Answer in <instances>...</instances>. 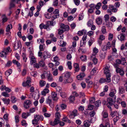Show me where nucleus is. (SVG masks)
Here are the masks:
<instances>
[{"label": "nucleus", "instance_id": "59", "mask_svg": "<svg viewBox=\"0 0 127 127\" xmlns=\"http://www.w3.org/2000/svg\"><path fill=\"white\" fill-rule=\"evenodd\" d=\"M29 116L28 113H23L22 114V117L24 119L26 118Z\"/></svg>", "mask_w": 127, "mask_h": 127}, {"label": "nucleus", "instance_id": "49", "mask_svg": "<svg viewBox=\"0 0 127 127\" xmlns=\"http://www.w3.org/2000/svg\"><path fill=\"white\" fill-rule=\"evenodd\" d=\"M95 101V98L94 97H91L90 99V102L91 103H94Z\"/></svg>", "mask_w": 127, "mask_h": 127}, {"label": "nucleus", "instance_id": "18", "mask_svg": "<svg viewBox=\"0 0 127 127\" xmlns=\"http://www.w3.org/2000/svg\"><path fill=\"white\" fill-rule=\"evenodd\" d=\"M85 74L83 73H81L79 74L78 75L77 77V79L79 80H82L83 77L85 76Z\"/></svg>", "mask_w": 127, "mask_h": 127}, {"label": "nucleus", "instance_id": "36", "mask_svg": "<svg viewBox=\"0 0 127 127\" xmlns=\"http://www.w3.org/2000/svg\"><path fill=\"white\" fill-rule=\"evenodd\" d=\"M64 77L66 78L69 79L70 75V72H66L64 73Z\"/></svg>", "mask_w": 127, "mask_h": 127}, {"label": "nucleus", "instance_id": "25", "mask_svg": "<svg viewBox=\"0 0 127 127\" xmlns=\"http://www.w3.org/2000/svg\"><path fill=\"white\" fill-rule=\"evenodd\" d=\"M87 33V31L85 30H83L82 31H79L78 32V34L79 36H81L83 34Z\"/></svg>", "mask_w": 127, "mask_h": 127}, {"label": "nucleus", "instance_id": "6", "mask_svg": "<svg viewBox=\"0 0 127 127\" xmlns=\"http://www.w3.org/2000/svg\"><path fill=\"white\" fill-rule=\"evenodd\" d=\"M111 46V44L109 42H107L106 45L102 46V50L103 51H106L107 49H110Z\"/></svg>", "mask_w": 127, "mask_h": 127}, {"label": "nucleus", "instance_id": "32", "mask_svg": "<svg viewBox=\"0 0 127 127\" xmlns=\"http://www.w3.org/2000/svg\"><path fill=\"white\" fill-rule=\"evenodd\" d=\"M97 68H94L91 72V74L92 75H94L96 73Z\"/></svg>", "mask_w": 127, "mask_h": 127}, {"label": "nucleus", "instance_id": "42", "mask_svg": "<svg viewBox=\"0 0 127 127\" xmlns=\"http://www.w3.org/2000/svg\"><path fill=\"white\" fill-rule=\"evenodd\" d=\"M64 80L63 83L64 84H67L68 83H71V82L69 81V79L67 78H64Z\"/></svg>", "mask_w": 127, "mask_h": 127}, {"label": "nucleus", "instance_id": "29", "mask_svg": "<svg viewBox=\"0 0 127 127\" xmlns=\"http://www.w3.org/2000/svg\"><path fill=\"white\" fill-rule=\"evenodd\" d=\"M119 93L123 94L125 92V89L121 87H120L119 88Z\"/></svg>", "mask_w": 127, "mask_h": 127}, {"label": "nucleus", "instance_id": "51", "mask_svg": "<svg viewBox=\"0 0 127 127\" xmlns=\"http://www.w3.org/2000/svg\"><path fill=\"white\" fill-rule=\"evenodd\" d=\"M58 0H54L53 2V5L55 6H57L58 5Z\"/></svg>", "mask_w": 127, "mask_h": 127}, {"label": "nucleus", "instance_id": "27", "mask_svg": "<svg viewBox=\"0 0 127 127\" xmlns=\"http://www.w3.org/2000/svg\"><path fill=\"white\" fill-rule=\"evenodd\" d=\"M107 81L108 80L107 79V77H106V78L105 79L103 78H101L100 79L99 82L100 83H102L105 82H109L111 81H110L109 82H108Z\"/></svg>", "mask_w": 127, "mask_h": 127}, {"label": "nucleus", "instance_id": "20", "mask_svg": "<svg viewBox=\"0 0 127 127\" xmlns=\"http://www.w3.org/2000/svg\"><path fill=\"white\" fill-rule=\"evenodd\" d=\"M91 78V76H89L88 77V80L90 79ZM93 83L92 81H90L88 82V88L92 87L93 85Z\"/></svg>", "mask_w": 127, "mask_h": 127}, {"label": "nucleus", "instance_id": "4", "mask_svg": "<svg viewBox=\"0 0 127 127\" xmlns=\"http://www.w3.org/2000/svg\"><path fill=\"white\" fill-rule=\"evenodd\" d=\"M116 90L115 89H112L111 90L109 94V96L113 99L114 100L115 102L116 101Z\"/></svg>", "mask_w": 127, "mask_h": 127}, {"label": "nucleus", "instance_id": "33", "mask_svg": "<svg viewBox=\"0 0 127 127\" xmlns=\"http://www.w3.org/2000/svg\"><path fill=\"white\" fill-rule=\"evenodd\" d=\"M12 71L11 69H9L5 72V74L6 76H8L12 73Z\"/></svg>", "mask_w": 127, "mask_h": 127}, {"label": "nucleus", "instance_id": "2", "mask_svg": "<svg viewBox=\"0 0 127 127\" xmlns=\"http://www.w3.org/2000/svg\"><path fill=\"white\" fill-rule=\"evenodd\" d=\"M11 50L10 48L8 47L7 48L4 49L0 53V56L1 57H5L6 58L8 53L10 52Z\"/></svg>", "mask_w": 127, "mask_h": 127}, {"label": "nucleus", "instance_id": "39", "mask_svg": "<svg viewBox=\"0 0 127 127\" xmlns=\"http://www.w3.org/2000/svg\"><path fill=\"white\" fill-rule=\"evenodd\" d=\"M32 124L34 126L38 125V121L34 118V119L32 121Z\"/></svg>", "mask_w": 127, "mask_h": 127}, {"label": "nucleus", "instance_id": "26", "mask_svg": "<svg viewBox=\"0 0 127 127\" xmlns=\"http://www.w3.org/2000/svg\"><path fill=\"white\" fill-rule=\"evenodd\" d=\"M49 92V90L47 89H45L41 92L42 94L44 95H45L46 94L48 93Z\"/></svg>", "mask_w": 127, "mask_h": 127}, {"label": "nucleus", "instance_id": "43", "mask_svg": "<svg viewBox=\"0 0 127 127\" xmlns=\"http://www.w3.org/2000/svg\"><path fill=\"white\" fill-rule=\"evenodd\" d=\"M13 63L15 64L16 65L17 67H19L20 65V63L17 61L15 60H13L12 61Z\"/></svg>", "mask_w": 127, "mask_h": 127}, {"label": "nucleus", "instance_id": "38", "mask_svg": "<svg viewBox=\"0 0 127 127\" xmlns=\"http://www.w3.org/2000/svg\"><path fill=\"white\" fill-rule=\"evenodd\" d=\"M12 28V26L11 24L8 25L6 28V31H10V30Z\"/></svg>", "mask_w": 127, "mask_h": 127}, {"label": "nucleus", "instance_id": "10", "mask_svg": "<svg viewBox=\"0 0 127 127\" xmlns=\"http://www.w3.org/2000/svg\"><path fill=\"white\" fill-rule=\"evenodd\" d=\"M13 46L14 49L16 50L21 46V43L20 42H18V41H16L13 43Z\"/></svg>", "mask_w": 127, "mask_h": 127}, {"label": "nucleus", "instance_id": "19", "mask_svg": "<svg viewBox=\"0 0 127 127\" xmlns=\"http://www.w3.org/2000/svg\"><path fill=\"white\" fill-rule=\"evenodd\" d=\"M39 27L41 29H47L48 27V24L47 23L46 24L44 25L43 23H41L39 26Z\"/></svg>", "mask_w": 127, "mask_h": 127}, {"label": "nucleus", "instance_id": "50", "mask_svg": "<svg viewBox=\"0 0 127 127\" xmlns=\"http://www.w3.org/2000/svg\"><path fill=\"white\" fill-rule=\"evenodd\" d=\"M49 23H50V25L52 26H53L56 23L55 22H53V20L50 21H48L47 22L48 24H49Z\"/></svg>", "mask_w": 127, "mask_h": 127}, {"label": "nucleus", "instance_id": "62", "mask_svg": "<svg viewBox=\"0 0 127 127\" xmlns=\"http://www.w3.org/2000/svg\"><path fill=\"white\" fill-rule=\"evenodd\" d=\"M64 31L65 30H64L63 29H60L58 30V33L59 35L61 34L64 32Z\"/></svg>", "mask_w": 127, "mask_h": 127}, {"label": "nucleus", "instance_id": "57", "mask_svg": "<svg viewBox=\"0 0 127 127\" xmlns=\"http://www.w3.org/2000/svg\"><path fill=\"white\" fill-rule=\"evenodd\" d=\"M51 14L49 13H47L45 15V17L47 19H49L51 17Z\"/></svg>", "mask_w": 127, "mask_h": 127}, {"label": "nucleus", "instance_id": "63", "mask_svg": "<svg viewBox=\"0 0 127 127\" xmlns=\"http://www.w3.org/2000/svg\"><path fill=\"white\" fill-rule=\"evenodd\" d=\"M105 20V22H107V21H108L109 19V17L108 15L106 14L104 16Z\"/></svg>", "mask_w": 127, "mask_h": 127}, {"label": "nucleus", "instance_id": "28", "mask_svg": "<svg viewBox=\"0 0 127 127\" xmlns=\"http://www.w3.org/2000/svg\"><path fill=\"white\" fill-rule=\"evenodd\" d=\"M74 67L75 69V71L78 72L79 69V64L77 63H74Z\"/></svg>", "mask_w": 127, "mask_h": 127}, {"label": "nucleus", "instance_id": "58", "mask_svg": "<svg viewBox=\"0 0 127 127\" xmlns=\"http://www.w3.org/2000/svg\"><path fill=\"white\" fill-rule=\"evenodd\" d=\"M61 116V115L59 112H57L55 114V118L60 119Z\"/></svg>", "mask_w": 127, "mask_h": 127}, {"label": "nucleus", "instance_id": "1", "mask_svg": "<svg viewBox=\"0 0 127 127\" xmlns=\"http://www.w3.org/2000/svg\"><path fill=\"white\" fill-rule=\"evenodd\" d=\"M109 66L106 65L105 67L104 70V73L106 74V77H107L108 82L111 81V73H110V70L109 69Z\"/></svg>", "mask_w": 127, "mask_h": 127}, {"label": "nucleus", "instance_id": "64", "mask_svg": "<svg viewBox=\"0 0 127 127\" xmlns=\"http://www.w3.org/2000/svg\"><path fill=\"white\" fill-rule=\"evenodd\" d=\"M60 95L63 98H65L66 97V94L64 92H61Z\"/></svg>", "mask_w": 127, "mask_h": 127}, {"label": "nucleus", "instance_id": "13", "mask_svg": "<svg viewBox=\"0 0 127 127\" xmlns=\"http://www.w3.org/2000/svg\"><path fill=\"white\" fill-rule=\"evenodd\" d=\"M34 118L35 119L38 121L39 120L42 121L44 119L42 115L38 114L34 115Z\"/></svg>", "mask_w": 127, "mask_h": 127}, {"label": "nucleus", "instance_id": "23", "mask_svg": "<svg viewBox=\"0 0 127 127\" xmlns=\"http://www.w3.org/2000/svg\"><path fill=\"white\" fill-rule=\"evenodd\" d=\"M92 117H90L89 116L88 118V127H89L91 125V123H92L93 122V121Z\"/></svg>", "mask_w": 127, "mask_h": 127}, {"label": "nucleus", "instance_id": "56", "mask_svg": "<svg viewBox=\"0 0 127 127\" xmlns=\"http://www.w3.org/2000/svg\"><path fill=\"white\" fill-rule=\"evenodd\" d=\"M48 72H45L43 73L41 75V77L42 79H44L46 76H47Z\"/></svg>", "mask_w": 127, "mask_h": 127}, {"label": "nucleus", "instance_id": "5", "mask_svg": "<svg viewBox=\"0 0 127 127\" xmlns=\"http://www.w3.org/2000/svg\"><path fill=\"white\" fill-rule=\"evenodd\" d=\"M117 64L115 65V67H116V72L119 73L120 75L121 76H123L125 74V72L124 70L122 68H120L118 67H117Z\"/></svg>", "mask_w": 127, "mask_h": 127}, {"label": "nucleus", "instance_id": "53", "mask_svg": "<svg viewBox=\"0 0 127 127\" xmlns=\"http://www.w3.org/2000/svg\"><path fill=\"white\" fill-rule=\"evenodd\" d=\"M37 41V42L39 41L40 42H38V43H40V42L41 43H43L45 42V40L43 38H42L41 39H38Z\"/></svg>", "mask_w": 127, "mask_h": 127}, {"label": "nucleus", "instance_id": "44", "mask_svg": "<svg viewBox=\"0 0 127 127\" xmlns=\"http://www.w3.org/2000/svg\"><path fill=\"white\" fill-rule=\"evenodd\" d=\"M81 60L83 61H84L87 60V56L85 55H82L80 57Z\"/></svg>", "mask_w": 127, "mask_h": 127}, {"label": "nucleus", "instance_id": "52", "mask_svg": "<svg viewBox=\"0 0 127 127\" xmlns=\"http://www.w3.org/2000/svg\"><path fill=\"white\" fill-rule=\"evenodd\" d=\"M110 6L112 8L111 10L113 12H116L117 11V9L116 8H114V7L112 5H110Z\"/></svg>", "mask_w": 127, "mask_h": 127}, {"label": "nucleus", "instance_id": "30", "mask_svg": "<svg viewBox=\"0 0 127 127\" xmlns=\"http://www.w3.org/2000/svg\"><path fill=\"white\" fill-rule=\"evenodd\" d=\"M2 22L4 23L6 22L8 20V19L5 15H2Z\"/></svg>", "mask_w": 127, "mask_h": 127}, {"label": "nucleus", "instance_id": "48", "mask_svg": "<svg viewBox=\"0 0 127 127\" xmlns=\"http://www.w3.org/2000/svg\"><path fill=\"white\" fill-rule=\"evenodd\" d=\"M101 103V101L99 100H98L95 102V105L96 106L98 107L100 105Z\"/></svg>", "mask_w": 127, "mask_h": 127}, {"label": "nucleus", "instance_id": "45", "mask_svg": "<svg viewBox=\"0 0 127 127\" xmlns=\"http://www.w3.org/2000/svg\"><path fill=\"white\" fill-rule=\"evenodd\" d=\"M59 14H54V15L52 17V19L53 21L54 19L58 18L59 17Z\"/></svg>", "mask_w": 127, "mask_h": 127}, {"label": "nucleus", "instance_id": "7", "mask_svg": "<svg viewBox=\"0 0 127 127\" xmlns=\"http://www.w3.org/2000/svg\"><path fill=\"white\" fill-rule=\"evenodd\" d=\"M88 26L91 28V29L92 30H94L96 29V27L93 25V22L92 20H90L88 22Z\"/></svg>", "mask_w": 127, "mask_h": 127}, {"label": "nucleus", "instance_id": "21", "mask_svg": "<svg viewBox=\"0 0 127 127\" xmlns=\"http://www.w3.org/2000/svg\"><path fill=\"white\" fill-rule=\"evenodd\" d=\"M96 23L98 25H100L102 23V19L100 17H99L96 20Z\"/></svg>", "mask_w": 127, "mask_h": 127}, {"label": "nucleus", "instance_id": "34", "mask_svg": "<svg viewBox=\"0 0 127 127\" xmlns=\"http://www.w3.org/2000/svg\"><path fill=\"white\" fill-rule=\"evenodd\" d=\"M15 3L13 2L11 0L10 3L9 9H11L12 8H14L15 7Z\"/></svg>", "mask_w": 127, "mask_h": 127}, {"label": "nucleus", "instance_id": "37", "mask_svg": "<svg viewBox=\"0 0 127 127\" xmlns=\"http://www.w3.org/2000/svg\"><path fill=\"white\" fill-rule=\"evenodd\" d=\"M62 120L63 121L69 123H70L71 122V121L68 119V118L66 117H65L63 118L62 119Z\"/></svg>", "mask_w": 127, "mask_h": 127}, {"label": "nucleus", "instance_id": "47", "mask_svg": "<svg viewBox=\"0 0 127 127\" xmlns=\"http://www.w3.org/2000/svg\"><path fill=\"white\" fill-rule=\"evenodd\" d=\"M31 94L32 95V97L35 100H37L38 98V95H35L34 94Z\"/></svg>", "mask_w": 127, "mask_h": 127}, {"label": "nucleus", "instance_id": "40", "mask_svg": "<svg viewBox=\"0 0 127 127\" xmlns=\"http://www.w3.org/2000/svg\"><path fill=\"white\" fill-rule=\"evenodd\" d=\"M87 41H85L82 40L81 41L80 43V46L81 47H84L86 44Z\"/></svg>", "mask_w": 127, "mask_h": 127}, {"label": "nucleus", "instance_id": "35", "mask_svg": "<svg viewBox=\"0 0 127 127\" xmlns=\"http://www.w3.org/2000/svg\"><path fill=\"white\" fill-rule=\"evenodd\" d=\"M2 100L3 101L4 104H6L7 105L9 104L10 102V100L9 98L7 99L3 98Z\"/></svg>", "mask_w": 127, "mask_h": 127}, {"label": "nucleus", "instance_id": "15", "mask_svg": "<svg viewBox=\"0 0 127 127\" xmlns=\"http://www.w3.org/2000/svg\"><path fill=\"white\" fill-rule=\"evenodd\" d=\"M31 79L30 78H28V79L26 82H24L22 84L23 86L24 87L28 86L30 87L31 86Z\"/></svg>", "mask_w": 127, "mask_h": 127}, {"label": "nucleus", "instance_id": "60", "mask_svg": "<svg viewBox=\"0 0 127 127\" xmlns=\"http://www.w3.org/2000/svg\"><path fill=\"white\" fill-rule=\"evenodd\" d=\"M94 106L92 104H89L88 106V110H91L93 109Z\"/></svg>", "mask_w": 127, "mask_h": 127}, {"label": "nucleus", "instance_id": "16", "mask_svg": "<svg viewBox=\"0 0 127 127\" xmlns=\"http://www.w3.org/2000/svg\"><path fill=\"white\" fill-rule=\"evenodd\" d=\"M120 79V77L119 75L114 76L112 79L114 83L115 84L117 83L119 81Z\"/></svg>", "mask_w": 127, "mask_h": 127}, {"label": "nucleus", "instance_id": "46", "mask_svg": "<svg viewBox=\"0 0 127 127\" xmlns=\"http://www.w3.org/2000/svg\"><path fill=\"white\" fill-rule=\"evenodd\" d=\"M101 31L103 34H105L106 32V29L105 26H103L101 28Z\"/></svg>", "mask_w": 127, "mask_h": 127}, {"label": "nucleus", "instance_id": "24", "mask_svg": "<svg viewBox=\"0 0 127 127\" xmlns=\"http://www.w3.org/2000/svg\"><path fill=\"white\" fill-rule=\"evenodd\" d=\"M47 76L48 79L49 81H51L53 80L52 75L49 72V73H48Z\"/></svg>", "mask_w": 127, "mask_h": 127}, {"label": "nucleus", "instance_id": "55", "mask_svg": "<svg viewBox=\"0 0 127 127\" xmlns=\"http://www.w3.org/2000/svg\"><path fill=\"white\" fill-rule=\"evenodd\" d=\"M117 114V111L112 112H111L110 115L112 117H114Z\"/></svg>", "mask_w": 127, "mask_h": 127}, {"label": "nucleus", "instance_id": "12", "mask_svg": "<svg viewBox=\"0 0 127 127\" xmlns=\"http://www.w3.org/2000/svg\"><path fill=\"white\" fill-rule=\"evenodd\" d=\"M33 55V54L32 53H31L29 57L31 60L30 63L31 65H33V63H35L36 62V59L34 57L32 56Z\"/></svg>", "mask_w": 127, "mask_h": 127}, {"label": "nucleus", "instance_id": "8", "mask_svg": "<svg viewBox=\"0 0 127 127\" xmlns=\"http://www.w3.org/2000/svg\"><path fill=\"white\" fill-rule=\"evenodd\" d=\"M46 103L49 104L51 108H53L54 107L53 104L52 100L51 97L49 96L46 100Z\"/></svg>", "mask_w": 127, "mask_h": 127}, {"label": "nucleus", "instance_id": "54", "mask_svg": "<svg viewBox=\"0 0 127 127\" xmlns=\"http://www.w3.org/2000/svg\"><path fill=\"white\" fill-rule=\"evenodd\" d=\"M106 122L105 125V127H110V125L109 123H108L109 120L108 119H106Z\"/></svg>", "mask_w": 127, "mask_h": 127}, {"label": "nucleus", "instance_id": "9", "mask_svg": "<svg viewBox=\"0 0 127 127\" xmlns=\"http://www.w3.org/2000/svg\"><path fill=\"white\" fill-rule=\"evenodd\" d=\"M78 115L77 111L75 109L74 110L69 116V118L71 119H73Z\"/></svg>", "mask_w": 127, "mask_h": 127}, {"label": "nucleus", "instance_id": "41", "mask_svg": "<svg viewBox=\"0 0 127 127\" xmlns=\"http://www.w3.org/2000/svg\"><path fill=\"white\" fill-rule=\"evenodd\" d=\"M101 5V3L100 2L98 3L95 6V8L96 9H99Z\"/></svg>", "mask_w": 127, "mask_h": 127}, {"label": "nucleus", "instance_id": "22", "mask_svg": "<svg viewBox=\"0 0 127 127\" xmlns=\"http://www.w3.org/2000/svg\"><path fill=\"white\" fill-rule=\"evenodd\" d=\"M118 38L119 40L121 41L124 40L125 38V36L123 34H121L118 35Z\"/></svg>", "mask_w": 127, "mask_h": 127}, {"label": "nucleus", "instance_id": "17", "mask_svg": "<svg viewBox=\"0 0 127 127\" xmlns=\"http://www.w3.org/2000/svg\"><path fill=\"white\" fill-rule=\"evenodd\" d=\"M60 28L65 31H68L69 29V26L67 25H65L63 24H61L60 25Z\"/></svg>", "mask_w": 127, "mask_h": 127}, {"label": "nucleus", "instance_id": "11", "mask_svg": "<svg viewBox=\"0 0 127 127\" xmlns=\"http://www.w3.org/2000/svg\"><path fill=\"white\" fill-rule=\"evenodd\" d=\"M31 101L29 100H25L24 103V108L26 109L28 108L30 105L31 104Z\"/></svg>", "mask_w": 127, "mask_h": 127}, {"label": "nucleus", "instance_id": "14", "mask_svg": "<svg viewBox=\"0 0 127 127\" xmlns=\"http://www.w3.org/2000/svg\"><path fill=\"white\" fill-rule=\"evenodd\" d=\"M51 98H52L54 101H57L58 99L57 97V93L55 92H52L51 94Z\"/></svg>", "mask_w": 127, "mask_h": 127}, {"label": "nucleus", "instance_id": "61", "mask_svg": "<svg viewBox=\"0 0 127 127\" xmlns=\"http://www.w3.org/2000/svg\"><path fill=\"white\" fill-rule=\"evenodd\" d=\"M11 101L12 103H15L16 101V98L14 96H12L11 97Z\"/></svg>", "mask_w": 127, "mask_h": 127}, {"label": "nucleus", "instance_id": "31", "mask_svg": "<svg viewBox=\"0 0 127 127\" xmlns=\"http://www.w3.org/2000/svg\"><path fill=\"white\" fill-rule=\"evenodd\" d=\"M39 84L40 86L41 87H42L45 86L46 84V82L43 80H40L39 82Z\"/></svg>", "mask_w": 127, "mask_h": 127}, {"label": "nucleus", "instance_id": "3", "mask_svg": "<svg viewBox=\"0 0 127 127\" xmlns=\"http://www.w3.org/2000/svg\"><path fill=\"white\" fill-rule=\"evenodd\" d=\"M107 101L108 102L107 104V106L110 109L111 111H112V109L111 106L113 105V102H115L114 100L111 98L108 97L107 99Z\"/></svg>", "mask_w": 127, "mask_h": 127}]
</instances>
